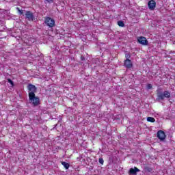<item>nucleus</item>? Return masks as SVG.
I'll return each mask as SVG.
<instances>
[{
    "label": "nucleus",
    "instance_id": "nucleus-1",
    "mask_svg": "<svg viewBox=\"0 0 175 175\" xmlns=\"http://www.w3.org/2000/svg\"><path fill=\"white\" fill-rule=\"evenodd\" d=\"M27 90L29 91V101L31 103L33 107H36V106H39L40 105V98L36 96L35 94H36L38 91V88L35 86V85L29 83L27 85Z\"/></svg>",
    "mask_w": 175,
    "mask_h": 175
},
{
    "label": "nucleus",
    "instance_id": "nucleus-2",
    "mask_svg": "<svg viewBox=\"0 0 175 175\" xmlns=\"http://www.w3.org/2000/svg\"><path fill=\"white\" fill-rule=\"evenodd\" d=\"M157 99L159 100H163L165 98H170V92L169 91H164L163 93L162 92V90H157Z\"/></svg>",
    "mask_w": 175,
    "mask_h": 175
},
{
    "label": "nucleus",
    "instance_id": "nucleus-3",
    "mask_svg": "<svg viewBox=\"0 0 175 175\" xmlns=\"http://www.w3.org/2000/svg\"><path fill=\"white\" fill-rule=\"evenodd\" d=\"M44 23L46 27H49V28L55 27V21L49 16L45 18Z\"/></svg>",
    "mask_w": 175,
    "mask_h": 175
},
{
    "label": "nucleus",
    "instance_id": "nucleus-4",
    "mask_svg": "<svg viewBox=\"0 0 175 175\" xmlns=\"http://www.w3.org/2000/svg\"><path fill=\"white\" fill-rule=\"evenodd\" d=\"M124 66L127 69H132L133 68V64L132 63V60L130 59H126L124 61Z\"/></svg>",
    "mask_w": 175,
    "mask_h": 175
},
{
    "label": "nucleus",
    "instance_id": "nucleus-5",
    "mask_svg": "<svg viewBox=\"0 0 175 175\" xmlns=\"http://www.w3.org/2000/svg\"><path fill=\"white\" fill-rule=\"evenodd\" d=\"M137 42L143 46H147V44H148V41L147 40V38H146V37L144 36L139 37L137 38Z\"/></svg>",
    "mask_w": 175,
    "mask_h": 175
},
{
    "label": "nucleus",
    "instance_id": "nucleus-6",
    "mask_svg": "<svg viewBox=\"0 0 175 175\" xmlns=\"http://www.w3.org/2000/svg\"><path fill=\"white\" fill-rule=\"evenodd\" d=\"M157 137L159 139V140L163 141L165 139H166V134H165L163 131L159 130L157 132Z\"/></svg>",
    "mask_w": 175,
    "mask_h": 175
},
{
    "label": "nucleus",
    "instance_id": "nucleus-7",
    "mask_svg": "<svg viewBox=\"0 0 175 175\" xmlns=\"http://www.w3.org/2000/svg\"><path fill=\"white\" fill-rule=\"evenodd\" d=\"M25 16L29 21H33V20H35V16L31 11H26Z\"/></svg>",
    "mask_w": 175,
    "mask_h": 175
},
{
    "label": "nucleus",
    "instance_id": "nucleus-8",
    "mask_svg": "<svg viewBox=\"0 0 175 175\" xmlns=\"http://www.w3.org/2000/svg\"><path fill=\"white\" fill-rule=\"evenodd\" d=\"M155 6H157V2L154 0H150L148 3V8L150 10H154L155 9Z\"/></svg>",
    "mask_w": 175,
    "mask_h": 175
},
{
    "label": "nucleus",
    "instance_id": "nucleus-9",
    "mask_svg": "<svg viewBox=\"0 0 175 175\" xmlns=\"http://www.w3.org/2000/svg\"><path fill=\"white\" fill-rule=\"evenodd\" d=\"M137 172H140V170L137 167H135L134 168H131L129 170V174H136Z\"/></svg>",
    "mask_w": 175,
    "mask_h": 175
},
{
    "label": "nucleus",
    "instance_id": "nucleus-10",
    "mask_svg": "<svg viewBox=\"0 0 175 175\" xmlns=\"http://www.w3.org/2000/svg\"><path fill=\"white\" fill-rule=\"evenodd\" d=\"M61 164L62 165V166H64V167H65V169L68 170L69 169V167H70V164H69L68 163H66L65 161H62Z\"/></svg>",
    "mask_w": 175,
    "mask_h": 175
},
{
    "label": "nucleus",
    "instance_id": "nucleus-11",
    "mask_svg": "<svg viewBox=\"0 0 175 175\" xmlns=\"http://www.w3.org/2000/svg\"><path fill=\"white\" fill-rule=\"evenodd\" d=\"M118 25H119L120 27H125V23H124V21H118Z\"/></svg>",
    "mask_w": 175,
    "mask_h": 175
},
{
    "label": "nucleus",
    "instance_id": "nucleus-12",
    "mask_svg": "<svg viewBox=\"0 0 175 175\" xmlns=\"http://www.w3.org/2000/svg\"><path fill=\"white\" fill-rule=\"evenodd\" d=\"M147 121L148 122H154L155 121V118H154L152 117H148L147 118Z\"/></svg>",
    "mask_w": 175,
    "mask_h": 175
},
{
    "label": "nucleus",
    "instance_id": "nucleus-13",
    "mask_svg": "<svg viewBox=\"0 0 175 175\" xmlns=\"http://www.w3.org/2000/svg\"><path fill=\"white\" fill-rule=\"evenodd\" d=\"M145 170L150 173V172H152V168L148 166L144 167Z\"/></svg>",
    "mask_w": 175,
    "mask_h": 175
},
{
    "label": "nucleus",
    "instance_id": "nucleus-14",
    "mask_svg": "<svg viewBox=\"0 0 175 175\" xmlns=\"http://www.w3.org/2000/svg\"><path fill=\"white\" fill-rule=\"evenodd\" d=\"M8 83H10V84L11 85L12 87H14V82H13V81H12V79H8Z\"/></svg>",
    "mask_w": 175,
    "mask_h": 175
},
{
    "label": "nucleus",
    "instance_id": "nucleus-15",
    "mask_svg": "<svg viewBox=\"0 0 175 175\" xmlns=\"http://www.w3.org/2000/svg\"><path fill=\"white\" fill-rule=\"evenodd\" d=\"M98 162L100 163V165H103V163H105V161L102 158L98 159Z\"/></svg>",
    "mask_w": 175,
    "mask_h": 175
},
{
    "label": "nucleus",
    "instance_id": "nucleus-16",
    "mask_svg": "<svg viewBox=\"0 0 175 175\" xmlns=\"http://www.w3.org/2000/svg\"><path fill=\"white\" fill-rule=\"evenodd\" d=\"M45 3H54V0H45Z\"/></svg>",
    "mask_w": 175,
    "mask_h": 175
},
{
    "label": "nucleus",
    "instance_id": "nucleus-17",
    "mask_svg": "<svg viewBox=\"0 0 175 175\" xmlns=\"http://www.w3.org/2000/svg\"><path fill=\"white\" fill-rule=\"evenodd\" d=\"M125 58H126V59H129V58H131V54L126 53L125 54Z\"/></svg>",
    "mask_w": 175,
    "mask_h": 175
},
{
    "label": "nucleus",
    "instance_id": "nucleus-18",
    "mask_svg": "<svg viewBox=\"0 0 175 175\" xmlns=\"http://www.w3.org/2000/svg\"><path fill=\"white\" fill-rule=\"evenodd\" d=\"M17 10L20 14H24V12L23 11V10H20V8H18Z\"/></svg>",
    "mask_w": 175,
    "mask_h": 175
},
{
    "label": "nucleus",
    "instance_id": "nucleus-19",
    "mask_svg": "<svg viewBox=\"0 0 175 175\" xmlns=\"http://www.w3.org/2000/svg\"><path fill=\"white\" fill-rule=\"evenodd\" d=\"M151 88H152V85L151 84H150V83L148 84V85H147V89H148V90H151Z\"/></svg>",
    "mask_w": 175,
    "mask_h": 175
},
{
    "label": "nucleus",
    "instance_id": "nucleus-20",
    "mask_svg": "<svg viewBox=\"0 0 175 175\" xmlns=\"http://www.w3.org/2000/svg\"><path fill=\"white\" fill-rule=\"evenodd\" d=\"M81 61H84V59H85V58H84V57L81 56Z\"/></svg>",
    "mask_w": 175,
    "mask_h": 175
}]
</instances>
